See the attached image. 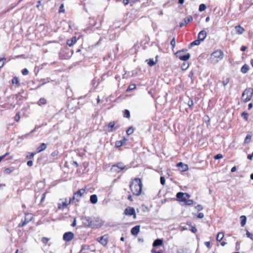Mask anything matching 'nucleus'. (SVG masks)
<instances>
[{
	"instance_id": "15",
	"label": "nucleus",
	"mask_w": 253,
	"mask_h": 253,
	"mask_svg": "<svg viewBox=\"0 0 253 253\" xmlns=\"http://www.w3.org/2000/svg\"><path fill=\"white\" fill-rule=\"evenodd\" d=\"M127 141V139L126 137H123L122 139L119 141H116L115 142V147L120 148L124 144H126V142Z\"/></svg>"
},
{
	"instance_id": "10",
	"label": "nucleus",
	"mask_w": 253,
	"mask_h": 253,
	"mask_svg": "<svg viewBox=\"0 0 253 253\" xmlns=\"http://www.w3.org/2000/svg\"><path fill=\"white\" fill-rule=\"evenodd\" d=\"M108 240L109 236L108 234H105L96 239V241L104 247L107 246L108 243Z\"/></svg>"
},
{
	"instance_id": "52",
	"label": "nucleus",
	"mask_w": 253,
	"mask_h": 253,
	"mask_svg": "<svg viewBox=\"0 0 253 253\" xmlns=\"http://www.w3.org/2000/svg\"><path fill=\"white\" fill-rule=\"evenodd\" d=\"M204 217V214L202 212L199 213L197 215V217L198 218H203Z\"/></svg>"
},
{
	"instance_id": "58",
	"label": "nucleus",
	"mask_w": 253,
	"mask_h": 253,
	"mask_svg": "<svg viewBox=\"0 0 253 253\" xmlns=\"http://www.w3.org/2000/svg\"><path fill=\"white\" fill-rule=\"evenodd\" d=\"M205 245L206 246V247L210 249L211 248V245H210V242H205Z\"/></svg>"
},
{
	"instance_id": "29",
	"label": "nucleus",
	"mask_w": 253,
	"mask_h": 253,
	"mask_svg": "<svg viewBox=\"0 0 253 253\" xmlns=\"http://www.w3.org/2000/svg\"><path fill=\"white\" fill-rule=\"evenodd\" d=\"M249 70V66L247 64H245L242 67V68L241 69V71L243 73L246 74V73H247L248 72Z\"/></svg>"
},
{
	"instance_id": "60",
	"label": "nucleus",
	"mask_w": 253,
	"mask_h": 253,
	"mask_svg": "<svg viewBox=\"0 0 253 253\" xmlns=\"http://www.w3.org/2000/svg\"><path fill=\"white\" fill-rule=\"evenodd\" d=\"M247 47L246 46H244V45H243L241 46V50L242 51H245L247 50Z\"/></svg>"
},
{
	"instance_id": "61",
	"label": "nucleus",
	"mask_w": 253,
	"mask_h": 253,
	"mask_svg": "<svg viewBox=\"0 0 253 253\" xmlns=\"http://www.w3.org/2000/svg\"><path fill=\"white\" fill-rule=\"evenodd\" d=\"M127 199L132 202L133 201V199H132V197L131 195H129L128 196H127Z\"/></svg>"
},
{
	"instance_id": "25",
	"label": "nucleus",
	"mask_w": 253,
	"mask_h": 253,
	"mask_svg": "<svg viewBox=\"0 0 253 253\" xmlns=\"http://www.w3.org/2000/svg\"><path fill=\"white\" fill-rule=\"evenodd\" d=\"M12 84H15L16 86L18 87L20 86V84L18 77H14L11 81Z\"/></svg>"
},
{
	"instance_id": "55",
	"label": "nucleus",
	"mask_w": 253,
	"mask_h": 253,
	"mask_svg": "<svg viewBox=\"0 0 253 253\" xmlns=\"http://www.w3.org/2000/svg\"><path fill=\"white\" fill-rule=\"evenodd\" d=\"M191 231L192 232H193L194 233H195L197 232V229L195 227L192 226L191 227Z\"/></svg>"
},
{
	"instance_id": "7",
	"label": "nucleus",
	"mask_w": 253,
	"mask_h": 253,
	"mask_svg": "<svg viewBox=\"0 0 253 253\" xmlns=\"http://www.w3.org/2000/svg\"><path fill=\"white\" fill-rule=\"evenodd\" d=\"M33 218V215L31 213H25V216L24 219H22L21 222L18 224V227H22L27 224Z\"/></svg>"
},
{
	"instance_id": "13",
	"label": "nucleus",
	"mask_w": 253,
	"mask_h": 253,
	"mask_svg": "<svg viewBox=\"0 0 253 253\" xmlns=\"http://www.w3.org/2000/svg\"><path fill=\"white\" fill-rule=\"evenodd\" d=\"M116 122L115 121L110 122L107 125V127L108 128L109 132H112L114 130H116L120 127V126L119 125H116Z\"/></svg>"
},
{
	"instance_id": "33",
	"label": "nucleus",
	"mask_w": 253,
	"mask_h": 253,
	"mask_svg": "<svg viewBox=\"0 0 253 253\" xmlns=\"http://www.w3.org/2000/svg\"><path fill=\"white\" fill-rule=\"evenodd\" d=\"M123 116L125 118L129 119L130 117V112L128 110L125 109L123 112Z\"/></svg>"
},
{
	"instance_id": "62",
	"label": "nucleus",
	"mask_w": 253,
	"mask_h": 253,
	"mask_svg": "<svg viewBox=\"0 0 253 253\" xmlns=\"http://www.w3.org/2000/svg\"><path fill=\"white\" fill-rule=\"evenodd\" d=\"M253 156H252V154H249L247 156V158L250 160H252V159H253Z\"/></svg>"
},
{
	"instance_id": "44",
	"label": "nucleus",
	"mask_w": 253,
	"mask_h": 253,
	"mask_svg": "<svg viewBox=\"0 0 253 253\" xmlns=\"http://www.w3.org/2000/svg\"><path fill=\"white\" fill-rule=\"evenodd\" d=\"M246 235L248 238L251 239L252 240H253V234L249 232L248 230H247L246 232Z\"/></svg>"
},
{
	"instance_id": "14",
	"label": "nucleus",
	"mask_w": 253,
	"mask_h": 253,
	"mask_svg": "<svg viewBox=\"0 0 253 253\" xmlns=\"http://www.w3.org/2000/svg\"><path fill=\"white\" fill-rule=\"evenodd\" d=\"M74 237V235L72 232H67L64 234L63 239L66 242L71 241Z\"/></svg>"
},
{
	"instance_id": "38",
	"label": "nucleus",
	"mask_w": 253,
	"mask_h": 253,
	"mask_svg": "<svg viewBox=\"0 0 253 253\" xmlns=\"http://www.w3.org/2000/svg\"><path fill=\"white\" fill-rule=\"evenodd\" d=\"M148 64L152 67L156 64V62H154L153 59H149L147 60Z\"/></svg>"
},
{
	"instance_id": "32",
	"label": "nucleus",
	"mask_w": 253,
	"mask_h": 253,
	"mask_svg": "<svg viewBox=\"0 0 253 253\" xmlns=\"http://www.w3.org/2000/svg\"><path fill=\"white\" fill-rule=\"evenodd\" d=\"M224 237V234L223 232H219L216 236V240L220 242Z\"/></svg>"
},
{
	"instance_id": "34",
	"label": "nucleus",
	"mask_w": 253,
	"mask_h": 253,
	"mask_svg": "<svg viewBox=\"0 0 253 253\" xmlns=\"http://www.w3.org/2000/svg\"><path fill=\"white\" fill-rule=\"evenodd\" d=\"M230 82V78H222V84L224 85V86H225L226 85Z\"/></svg>"
},
{
	"instance_id": "27",
	"label": "nucleus",
	"mask_w": 253,
	"mask_h": 253,
	"mask_svg": "<svg viewBox=\"0 0 253 253\" xmlns=\"http://www.w3.org/2000/svg\"><path fill=\"white\" fill-rule=\"evenodd\" d=\"M241 219V225L242 227H244L246 224L247 217L245 215H241L240 216Z\"/></svg>"
},
{
	"instance_id": "24",
	"label": "nucleus",
	"mask_w": 253,
	"mask_h": 253,
	"mask_svg": "<svg viewBox=\"0 0 253 253\" xmlns=\"http://www.w3.org/2000/svg\"><path fill=\"white\" fill-rule=\"evenodd\" d=\"M84 224L88 227H90L91 224L90 221H91V218L89 217H85L83 219Z\"/></svg>"
},
{
	"instance_id": "63",
	"label": "nucleus",
	"mask_w": 253,
	"mask_h": 253,
	"mask_svg": "<svg viewBox=\"0 0 253 253\" xmlns=\"http://www.w3.org/2000/svg\"><path fill=\"white\" fill-rule=\"evenodd\" d=\"M253 104L252 103H250L248 105V110H250L253 108Z\"/></svg>"
},
{
	"instance_id": "42",
	"label": "nucleus",
	"mask_w": 253,
	"mask_h": 253,
	"mask_svg": "<svg viewBox=\"0 0 253 253\" xmlns=\"http://www.w3.org/2000/svg\"><path fill=\"white\" fill-rule=\"evenodd\" d=\"M36 153H31V152H28L26 157L28 159H31L33 158L34 156L35 155Z\"/></svg>"
},
{
	"instance_id": "56",
	"label": "nucleus",
	"mask_w": 253,
	"mask_h": 253,
	"mask_svg": "<svg viewBox=\"0 0 253 253\" xmlns=\"http://www.w3.org/2000/svg\"><path fill=\"white\" fill-rule=\"evenodd\" d=\"M188 105L189 107H192L193 105V101L192 100H190L188 102Z\"/></svg>"
},
{
	"instance_id": "64",
	"label": "nucleus",
	"mask_w": 253,
	"mask_h": 253,
	"mask_svg": "<svg viewBox=\"0 0 253 253\" xmlns=\"http://www.w3.org/2000/svg\"><path fill=\"white\" fill-rule=\"evenodd\" d=\"M236 167L235 166L233 167V168H232L231 169V171L232 172H235L236 171Z\"/></svg>"
},
{
	"instance_id": "23",
	"label": "nucleus",
	"mask_w": 253,
	"mask_h": 253,
	"mask_svg": "<svg viewBox=\"0 0 253 253\" xmlns=\"http://www.w3.org/2000/svg\"><path fill=\"white\" fill-rule=\"evenodd\" d=\"M47 147L46 144L44 143H41L40 146H39L37 149V153H40L42 151L46 149Z\"/></svg>"
},
{
	"instance_id": "12",
	"label": "nucleus",
	"mask_w": 253,
	"mask_h": 253,
	"mask_svg": "<svg viewBox=\"0 0 253 253\" xmlns=\"http://www.w3.org/2000/svg\"><path fill=\"white\" fill-rule=\"evenodd\" d=\"M71 201H72L71 198H69L68 199L66 198L64 202H62V203H59L58 204V208L60 210H63L65 209L71 204Z\"/></svg>"
},
{
	"instance_id": "30",
	"label": "nucleus",
	"mask_w": 253,
	"mask_h": 253,
	"mask_svg": "<svg viewBox=\"0 0 253 253\" xmlns=\"http://www.w3.org/2000/svg\"><path fill=\"white\" fill-rule=\"evenodd\" d=\"M201 41L198 39L196 40H195L193 42H191L189 44V48L194 46V45H198L200 44Z\"/></svg>"
},
{
	"instance_id": "51",
	"label": "nucleus",
	"mask_w": 253,
	"mask_h": 253,
	"mask_svg": "<svg viewBox=\"0 0 253 253\" xmlns=\"http://www.w3.org/2000/svg\"><path fill=\"white\" fill-rule=\"evenodd\" d=\"M21 72L22 74L25 76L29 74L28 70L26 68L23 69Z\"/></svg>"
},
{
	"instance_id": "41",
	"label": "nucleus",
	"mask_w": 253,
	"mask_h": 253,
	"mask_svg": "<svg viewBox=\"0 0 253 253\" xmlns=\"http://www.w3.org/2000/svg\"><path fill=\"white\" fill-rule=\"evenodd\" d=\"M20 119V112H18L14 117V120L16 122H18Z\"/></svg>"
},
{
	"instance_id": "54",
	"label": "nucleus",
	"mask_w": 253,
	"mask_h": 253,
	"mask_svg": "<svg viewBox=\"0 0 253 253\" xmlns=\"http://www.w3.org/2000/svg\"><path fill=\"white\" fill-rule=\"evenodd\" d=\"M72 165L76 168H78L79 167V164L76 161H73L72 163Z\"/></svg>"
},
{
	"instance_id": "21",
	"label": "nucleus",
	"mask_w": 253,
	"mask_h": 253,
	"mask_svg": "<svg viewBox=\"0 0 253 253\" xmlns=\"http://www.w3.org/2000/svg\"><path fill=\"white\" fill-rule=\"evenodd\" d=\"M176 167H182V171H186L188 170V165L186 164H183V163H182V162L178 163L176 164Z\"/></svg>"
},
{
	"instance_id": "47",
	"label": "nucleus",
	"mask_w": 253,
	"mask_h": 253,
	"mask_svg": "<svg viewBox=\"0 0 253 253\" xmlns=\"http://www.w3.org/2000/svg\"><path fill=\"white\" fill-rule=\"evenodd\" d=\"M130 1V0H123V2L125 5H126L128 4V3ZM136 1V0H131V2L134 3Z\"/></svg>"
},
{
	"instance_id": "22",
	"label": "nucleus",
	"mask_w": 253,
	"mask_h": 253,
	"mask_svg": "<svg viewBox=\"0 0 253 253\" xmlns=\"http://www.w3.org/2000/svg\"><path fill=\"white\" fill-rule=\"evenodd\" d=\"M163 244V239H157L155 240L153 243V246L154 247H158L159 246H162Z\"/></svg>"
},
{
	"instance_id": "45",
	"label": "nucleus",
	"mask_w": 253,
	"mask_h": 253,
	"mask_svg": "<svg viewBox=\"0 0 253 253\" xmlns=\"http://www.w3.org/2000/svg\"><path fill=\"white\" fill-rule=\"evenodd\" d=\"M170 44L172 46V49H173L175 46V38H173L170 42Z\"/></svg>"
},
{
	"instance_id": "3",
	"label": "nucleus",
	"mask_w": 253,
	"mask_h": 253,
	"mask_svg": "<svg viewBox=\"0 0 253 253\" xmlns=\"http://www.w3.org/2000/svg\"><path fill=\"white\" fill-rule=\"evenodd\" d=\"M224 57V53L220 49H217L214 51L211 54L210 61L212 64H216L221 61Z\"/></svg>"
},
{
	"instance_id": "6",
	"label": "nucleus",
	"mask_w": 253,
	"mask_h": 253,
	"mask_svg": "<svg viewBox=\"0 0 253 253\" xmlns=\"http://www.w3.org/2000/svg\"><path fill=\"white\" fill-rule=\"evenodd\" d=\"M187 49H182L178 50L175 53V56L178 58L180 60L187 61L189 59L190 57V54L189 53H186L184 54V52H186Z\"/></svg>"
},
{
	"instance_id": "16",
	"label": "nucleus",
	"mask_w": 253,
	"mask_h": 253,
	"mask_svg": "<svg viewBox=\"0 0 253 253\" xmlns=\"http://www.w3.org/2000/svg\"><path fill=\"white\" fill-rule=\"evenodd\" d=\"M193 20V17L192 16H189L186 18H184V22H181L179 24L180 27H182L186 26L187 24L190 23Z\"/></svg>"
},
{
	"instance_id": "59",
	"label": "nucleus",
	"mask_w": 253,
	"mask_h": 253,
	"mask_svg": "<svg viewBox=\"0 0 253 253\" xmlns=\"http://www.w3.org/2000/svg\"><path fill=\"white\" fill-rule=\"evenodd\" d=\"M9 154V153H6L4 155H2V156H0V162L1 161V160L7 155Z\"/></svg>"
},
{
	"instance_id": "19",
	"label": "nucleus",
	"mask_w": 253,
	"mask_h": 253,
	"mask_svg": "<svg viewBox=\"0 0 253 253\" xmlns=\"http://www.w3.org/2000/svg\"><path fill=\"white\" fill-rule=\"evenodd\" d=\"M207 35V32L205 30H202L199 33L198 39L201 41H203L206 39Z\"/></svg>"
},
{
	"instance_id": "46",
	"label": "nucleus",
	"mask_w": 253,
	"mask_h": 253,
	"mask_svg": "<svg viewBox=\"0 0 253 253\" xmlns=\"http://www.w3.org/2000/svg\"><path fill=\"white\" fill-rule=\"evenodd\" d=\"M13 171V169L10 168H6L4 170V173L6 174H9Z\"/></svg>"
},
{
	"instance_id": "36",
	"label": "nucleus",
	"mask_w": 253,
	"mask_h": 253,
	"mask_svg": "<svg viewBox=\"0 0 253 253\" xmlns=\"http://www.w3.org/2000/svg\"><path fill=\"white\" fill-rule=\"evenodd\" d=\"M136 85L135 84H130L128 88H127V89L126 90V92H128L129 91H131V90H134L136 88Z\"/></svg>"
},
{
	"instance_id": "53",
	"label": "nucleus",
	"mask_w": 253,
	"mask_h": 253,
	"mask_svg": "<svg viewBox=\"0 0 253 253\" xmlns=\"http://www.w3.org/2000/svg\"><path fill=\"white\" fill-rule=\"evenodd\" d=\"M195 208L197 209L198 211H201L203 210V207L201 205H198L196 207H195Z\"/></svg>"
},
{
	"instance_id": "11",
	"label": "nucleus",
	"mask_w": 253,
	"mask_h": 253,
	"mask_svg": "<svg viewBox=\"0 0 253 253\" xmlns=\"http://www.w3.org/2000/svg\"><path fill=\"white\" fill-rule=\"evenodd\" d=\"M124 213L126 215H132L134 219L136 218V214L135 213V210L133 208L130 207H127L125 209Z\"/></svg>"
},
{
	"instance_id": "26",
	"label": "nucleus",
	"mask_w": 253,
	"mask_h": 253,
	"mask_svg": "<svg viewBox=\"0 0 253 253\" xmlns=\"http://www.w3.org/2000/svg\"><path fill=\"white\" fill-rule=\"evenodd\" d=\"M252 137V134L251 132L248 134L244 140V143H245V144L249 143L251 141Z\"/></svg>"
},
{
	"instance_id": "1",
	"label": "nucleus",
	"mask_w": 253,
	"mask_h": 253,
	"mask_svg": "<svg viewBox=\"0 0 253 253\" xmlns=\"http://www.w3.org/2000/svg\"><path fill=\"white\" fill-rule=\"evenodd\" d=\"M129 189L133 195L139 196L142 193V183L140 178L131 179L129 184Z\"/></svg>"
},
{
	"instance_id": "57",
	"label": "nucleus",
	"mask_w": 253,
	"mask_h": 253,
	"mask_svg": "<svg viewBox=\"0 0 253 253\" xmlns=\"http://www.w3.org/2000/svg\"><path fill=\"white\" fill-rule=\"evenodd\" d=\"M33 161L31 160L28 161L27 162V165L29 167H32L33 166Z\"/></svg>"
},
{
	"instance_id": "5",
	"label": "nucleus",
	"mask_w": 253,
	"mask_h": 253,
	"mask_svg": "<svg viewBox=\"0 0 253 253\" xmlns=\"http://www.w3.org/2000/svg\"><path fill=\"white\" fill-rule=\"evenodd\" d=\"M253 95V89L247 88L243 92L242 95V101L246 103L252 99Z\"/></svg>"
},
{
	"instance_id": "37",
	"label": "nucleus",
	"mask_w": 253,
	"mask_h": 253,
	"mask_svg": "<svg viewBox=\"0 0 253 253\" xmlns=\"http://www.w3.org/2000/svg\"><path fill=\"white\" fill-rule=\"evenodd\" d=\"M241 117L246 121L248 120V113L246 112H244L241 114Z\"/></svg>"
},
{
	"instance_id": "49",
	"label": "nucleus",
	"mask_w": 253,
	"mask_h": 253,
	"mask_svg": "<svg viewBox=\"0 0 253 253\" xmlns=\"http://www.w3.org/2000/svg\"><path fill=\"white\" fill-rule=\"evenodd\" d=\"M222 158H223V155L221 154H218L214 156V159L215 160L221 159Z\"/></svg>"
},
{
	"instance_id": "18",
	"label": "nucleus",
	"mask_w": 253,
	"mask_h": 253,
	"mask_svg": "<svg viewBox=\"0 0 253 253\" xmlns=\"http://www.w3.org/2000/svg\"><path fill=\"white\" fill-rule=\"evenodd\" d=\"M77 41V39L76 37H73L71 39L67 40L66 41V44L71 47L73 46Z\"/></svg>"
},
{
	"instance_id": "20",
	"label": "nucleus",
	"mask_w": 253,
	"mask_h": 253,
	"mask_svg": "<svg viewBox=\"0 0 253 253\" xmlns=\"http://www.w3.org/2000/svg\"><path fill=\"white\" fill-rule=\"evenodd\" d=\"M236 33L238 35H242L245 32V29L240 25L235 27Z\"/></svg>"
},
{
	"instance_id": "2",
	"label": "nucleus",
	"mask_w": 253,
	"mask_h": 253,
	"mask_svg": "<svg viewBox=\"0 0 253 253\" xmlns=\"http://www.w3.org/2000/svg\"><path fill=\"white\" fill-rule=\"evenodd\" d=\"M176 196L179 202H184L185 205L191 206L194 204L193 200L188 199L190 196L187 193L179 192L176 194Z\"/></svg>"
},
{
	"instance_id": "8",
	"label": "nucleus",
	"mask_w": 253,
	"mask_h": 253,
	"mask_svg": "<svg viewBox=\"0 0 253 253\" xmlns=\"http://www.w3.org/2000/svg\"><path fill=\"white\" fill-rule=\"evenodd\" d=\"M91 224L90 227L92 228H98L101 227L103 225V222L101 219L98 217L91 218L90 221Z\"/></svg>"
},
{
	"instance_id": "17",
	"label": "nucleus",
	"mask_w": 253,
	"mask_h": 253,
	"mask_svg": "<svg viewBox=\"0 0 253 253\" xmlns=\"http://www.w3.org/2000/svg\"><path fill=\"white\" fill-rule=\"evenodd\" d=\"M140 226L139 225H136L132 227L130 230L131 234L133 236H137L140 232Z\"/></svg>"
},
{
	"instance_id": "40",
	"label": "nucleus",
	"mask_w": 253,
	"mask_h": 253,
	"mask_svg": "<svg viewBox=\"0 0 253 253\" xmlns=\"http://www.w3.org/2000/svg\"><path fill=\"white\" fill-rule=\"evenodd\" d=\"M206 5L205 4H201L199 6V10L200 12L204 11L206 9Z\"/></svg>"
},
{
	"instance_id": "35",
	"label": "nucleus",
	"mask_w": 253,
	"mask_h": 253,
	"mask_svg": "<svg viewBox=\"0 0 253 253\" xmlns=\"http://www.w3.org/2000/svg\"><path fill=\"white\" fill-rule=\"evenodd\" d=\"M134 128L132 126L129 127L126 131L127 135H129L133 133Z\"/></svg>"
},
{
	"instance_id": "31",
	"label": "nucleus",
	"mask_w": 253,
	"mask_h": 253,
	"mask_svg": "<svg viewBox=\"0 0 253 253\" xmlns=\"http://www.w3.org/2000/svg\"><path fill=\"white\" fill-rule=\"evenodd\" d=\"M46 99L44 98H41L39 101L38 102V104L39 106H42V105H45L46 104Z\"/></svg>"
},
{
	"instance_id": "4",
	"label": "nucleus",
	"mask_w": 253,
	"mask_h": 253,
	"mask_svg": "<svg viewBox=\"0 0 253 253\" xmlns=\"http://www.w3.org/2000/svg\"><path fill=\"white\" fill-rule=\"evenodd\" d=\"M127 169V167L123 163L118 162L112 166L110 169V171L113 173H118L123 170H126Z\"/></svg>"
},
{
	"instance_id": "9",
	"label": "nucleus",
	"mask_w": 253,
	"mask_h": 253,
	"mask_svg": "<svg viewBox=\"0 0 253 253\" xmlns=\"http://www.w3.org/2000/svg\"><path fill=\"white\" fill-rule=\"evenodd\" d=\"M85 192L84 189H81L78 190L74 194V196L71 200L73 202H79L80 201L81 197L83 196Z\"/></svg>"
},
{
	"instance_id": "28",
	"label": "nucleus",
	"mask_w": 253,
	"mask_h": 253,
	"mask_svg": "<svg viewBox=\"0 0 253 253\" xmlns=\"http://www.w3.org/2000/svg\"><path fill=\"white\" fill-rule=\"evenodd\" d=\"M90 201L92 204H96L97 202V197L96 195H92L90 197Z\"/></svg>"
},
{
	"instance_id": "43",
	"label": "nucleus",
	"mask_w": 253,
	"mask_h": 253,
	"mask_svg": "<svg viewBox=\"0 0 253 253\" xmlns=\"http://www.w3.org/2000/svg\"><path fill=\"white\" fill-rule=\"evenodd\" d=\"M64 4L63 3H62L60 6V7H59V13H65V9H64Z\"/></svg>"
},
{
	"instance_id": "50",
	"label": "nucleus",
	"mask_w": 253,
	"mask_h": 253,
	"mask_svg": "<svg viewBox=\"0 0 253 253\" xmlns=\"http://www.w3.org/2000/svg\"><path fill=\"white\" fill-rule=\"evenodd\" d=\"M160 182L162 185H164L166 183L165 178L164 176H161L160 177Z\"/></svg>"
},
{
	"instance_id": "39",
	"label": "nucleus",
	"mask_w": 253,
	"mask_h": 253,
	"mask_svg": "<svg viewBox=\"0 0 253 253\" xmlns=\"http://www.w3.org/2000/svg\"><path fill=\"white\" fill-rule=\"evenodd\" d=\"M41 241L44 245H46L47 244L48 241H49V239L47 237H42V238Z\"/></svg>"
},
{
	"instance_id": "48",
	"label": "nucleus",
	"mask_w": 253,
	"mask_h": 253,
	"mask_svg": "<svg viewBox=\"0 0 253 253\" xmlns=\"http://www.w3.org/2000/svg\"><path fill=\"white\" fill-rule=\"evenodd\" d=\"M48 193V191H46L42 195V198H41V203H42L44 202V199L45 198V196H46V194Z\"/></svg>"
}]
</instances>
